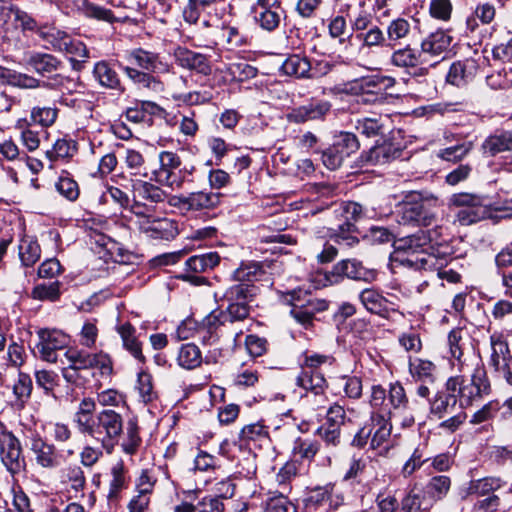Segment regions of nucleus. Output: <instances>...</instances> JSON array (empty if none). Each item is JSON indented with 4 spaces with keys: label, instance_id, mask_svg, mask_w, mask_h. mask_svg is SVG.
Masks as SVG:
<instances>
[{
    "label": "nucleus",
    "instance_id": "58",
    "mask_svg": "<svg viewBox=\"0 0 512 512\" xmlns=\"http://www.w3.org/2000/svg\"><path fill=\"white\" fill-rule=\"evenodd\" d=\"M320 449V443L316 440L298 437L292 447L294 457L312 460Z\"/></svg>",
    "mask_w": 512,
    "mask_h": 512
},
{
    "label": "nucleus",
    "instance_id": "55",
    "mask_svg": "<svg viewBox=\"0 0 512 512\" xmlns=\"http://www.w3.org/2000/svg\"><path fill=\"white\" fill-rule=\"evenodd\" d=\"M58 116V109L54 106H34L30 112V123L41 127L52 126Z\"/></svg>",
    "mask_w": 512,
    "mask_h": 512
},
{
    "label": "nucleus",
    "instance_id": "30",
    "mask_svg": "<svg viewBox=\"0 0 512 512\" xmlns=\"http://www.w3.org/2000/svg\"><path fill=\"white\" fill-rule=\"evenodd\" d=\"M140 231L154 239L169 240L177 235V228L171 220L157 216L149 222H144V227Z\"/></svg>",
    "mask_w": 512,
    "mask_h": 512
},
{
    "label": "nucleus",
    "instance_id": "57",
    "mask_svg": "<svg viewBox=\"0 0 512 512\" xmlns=\"http://www.w3.org/2000/svg\"><path fill=\"white\" fill-rule=\"evenodd\" d=\"M354 128L359 134L370 138L382 134L384 125L380 117H363L354 121Z\"/></svg>",
    "mask_w": 512,
    "mask_h": 512
},
{
    "label": "nucleus",
    "instance_id": "8",
    "mask_svg": "<svg viewBox=\"0 0 512 512\" xmlns=\"http://www.w3.org/2000/svg\"><path fill=\"white\" fill-rule=\"evenodd\" d=\"M449 203L461 208L456 214V220L463 226L474 224L489 216V210L483 205V198L476 194H453Z\"/></svg>",
    "mask_w": 512,
    "mask_h": 512
},
{
    "label": "nucleus",
    "instance_id": "12",
    "mask_svg": "<svg viewBox=\"0 0 512 512\" xmlns=\"http://www.w3.org/2000/svg\"><path fill=\"white\" fill-rule=\"evenodd\" d=\"M489 365L512 386V355L507 340L501 334L490 337Z\"/></svg>",
    "mask_w": 512,
    "mask_h": 512
},
{
    "label": "nucleus",
    "instance_id": "23",
    "mask_svg": "<svg viewBox=\"0 0 512 512\" xmlns=\"http://www.w3.org/2000/svg\"><path fill=\"white\" fill-rule=\"evenodd\" d=\"M127 60L138 66L144 71L151 73H162L168 71V66L164 63L160 55L156 52L136 48L128 52Z\"/></svg>",
    "mask_w": 512,
    "mask_h": 512
},
{
    "label": "nucleus",
    "instance_id": "50",
    "mask_svg": "<svg viewBox=\"0 0 512 512\" xmlns=\"http://www.w3.org/2000/svg\"><path fill=\"white\" fill-rule=\"evenodd\" d=\"M124 163L130 175L142 178H147L149 176L145 158L139 151L135 149H127Z\"/></svg>",
    "mask_w": 512,
    "mask_h": 512
},
{
    "label": "nucleus",
    "instance_id": "63",
    "mask_svg": "<svg viewBox=\"0 0 512 512\" xmlns=\"http://www.w3.org/2000/svg\"><path fill=\"white\" fill-rule=\"evenodd\" d=\"M31 297L40 301L55 302L60 297V282L42 283L36 285L31 291Z\"/></svg>",
    "mask_w": 512,
    "mask_h": 512
},
{
    "label": "nucleus",
    "instance_id": "25",
    "mask_svg": "<svg viewBox=\"0 0 512 512\" xmlns=\"http://www.w3.org/2000/svg\"><path fill=\"white\" fill-rule=\"evenodd\" d=\"M93 77L101 87L106 89L115 90L119 93L125 91L124 86L116 70L110 65L109 62L101 60L95 63L93 68Z\"/></svg>",
    "mask_w": 512,
    "mask_h": 512
},
{
    "label": "nucleus",
    "instance_id": "52",
    "mask_svg": "<svg viewBox=\"0 0 512 512\" xmlns=\"http://www.w3.org/2000/svg\"><path fill=\"white\" fill-rule=\"evenodd\" d=\"M18 250L21 263L25 267H32L40 259L41 248L35 240L23 238Z\"/></svg>",
    "mask_w": 512,
    "mask_h": 512
},
{
    "label": "nucleus",
    "instance_id": "64",
    "mask_svg": "<svg viewBox=\"0 0 512 512\" xmlns=\"http://www.w3.org/2000/svg\"><path fill=\"white\" fill-rule=\"evenodd\" d=\"M293 503L284 495V491L270 496L266 501L265 512H296Z\"/></svg>",
    "mask_w": 512,
    "mask_h": 512
},
{
    "label": "nucleus",
    "instance_id": "34",
    "mask_svg": "<svg viewBox=\"0 0 512 512\" xmlns=\"http://www.w3.org/2000/svg\"><path fill=\"white\" fill-rule=\"evenodd\" d=\"M296 385L313 393L314 396H321L326 387V379L320 371L301 368L296 377Z\"/></svg>",
    "mask_w": 512,
    "mask_h": 512
},
{
    "label": "nucleus",
    "instance_id": "2",
    "mask_svg": "<svg viewBox=\"0 0 512 512\" xmlns=\"http://www.w3.org/2000/svg\"><path fill=\"white\" fill-rule=\"evenodd\" d=\"M446 388L455 392L461 408L482 400L491 391L490 381L482 364H477L470 378L450 377L446 382Z\"/></svg>",
    "mask_w": 512,
    "mask_h": 512
},
{
    "label": "nucleus",
    "instance_id": "33",
    "mask_svg": "<svg viewBox=\"0 0 512 512\" xmlns=\"http://www.w3.org/2000/svg\"><path fill=\"white\" fill-rule=\"evenodd\" d=\"M436 365L427 359L419 357L410 358L409 373L415 382L432 384L436 380Z\"/></svg>",
    "mask_w": 512,
    "mask_h": 512
},
{
    "label": "nucleus",
    "instance_id": "22",
    "mask_svg": "<svg viewBox=\"0 0 512 512\" xmlns=\"http://www.w3.org/2000/svg\"><path fill=\"white\" fill-rule=\"evenodd\" d=\"M259 11L255 19L259 26L266 31L276 30L285 13L279 0H257Z\"/></svg>",
    "mask_w": 512,
    "mask_h": 512
},
{
    "label": "nucleus",
    "instance_id": "7",
    "mask_svg": "<svg viewBox=\"0 0 512 512\" xmlns=\"http://www.w3.org/2000/svg\"><path fill=\"white\" fill-rule=\"evenodd\" d=\"M388 404L391 409V418H401V424L404 427H411L417 418L423 416L425 410L424 405L416 401H409L406 391L400 382L390 384Z\"/></svg>",
    "mask_w": 512,
    "mask_h": 512
},
{
    "label": "nucleus",
    "instance_id": "17",
    "mask_svg": "<svg viewBox=\"0 0 512 512\" xmlns=\"http://www.w3.org/2000/svg\"><path fill=\"white\" fill-rule=\"evenodd\" d=\"M485 58L478 52H474V56L454 62L447 74V81L455 86H463L471 81L480 68Z\"/></svg>",
    "mask_w": 512,
    "mask_h": 512
},
{
    "label": "nucleus",
    "instance_id": "28",
    "mask_svg": "<svg viewBox=\"0 0 512 512\" xmlns=\"http://www.w3.org/2000/svg\"><path fill=\"white\" fill-rule=\"evenodd\" d=\"M484 156L494 157L499 153L512 151V131H496L489 135L481 145Z\"/></svg>",
    "mask_w": 512,
    "mask_h": 512
},
{
    "label": "nucleus",
    "instance_id": "11",
    "mask_svg": "<svg viewBox=\"0 0 512 512\" xmlns=\"http://www.w3.org/2000/svg\"><path fill=\"white\" fill-rule=\"evenodd\" d=\"M345 277L356 281L372 282L376 279V273L374 270L364 267L356 259H344L337 262L332 270L325 274L329 284H337Z\"/></svg>",
    "mask_w": 512,
    "mask_h": 512
},
{
    "label": "nucleus",
    "instance_id": "3",
    "mask_svg": "<svg viewBox=\"0 0 512 512\" xmlns=\"http://www.w3.org/2000/svg\"><path fill=\"white\" fill-rule=\"evenodd\" d=\"M443 231L442 226H437L432 230H418L414 234L395 240L396 252L408 254L406 258L401 259V263L415 269V266L409 265L406 260H415L417 257H422L423 253L431 252L433 246L438 247L445 244L447 240L443 237Z\"/></svg>",
    "mask_w": 512,
    "mask_h": 512
},
{
    "label": "nucleus",
    "instance_id": "40",
    "mask_svg": "<svg viewBox=\"0 0 512 512\" xmlns=\"http://www.w3.org/2000/svg\"><path fill=\"white\" fill-rule=\"evenodd\" d=\"M223 194L219 192L197 191L189 193L190 211L211 210L220 205Z\"/></svg>",
    "mask_w": 512,
    "mask_h": 512
},
{
    "label": "nucleus",
    "instance_id": "5",
    "mask_svg": "<svg viewBox=\"0 0 512 512\" xmlns=\"http://www.w3.org/2000/svg\"><path fill=\"white\" fill-rule=\"evenodd\" d=\"M95 423L91 438L111 454L123 434V416L113 409H103L95 415Z\"/></svg>",
    "mask_w": 512,
    "mask_h": 512
},
{
    "label": "nucleus",
    "instance_id": "32",
    "mask_svg": "<svg viewBox=\"0 0 512 512\" xmlns=\"http://www.w3.org/2000/svg\"><path fill=\"white\" fill-rule=\"evenodd\" d=\"M406 198L418 199V205L421 206L419 224L422 226L431 225L436 217L434 209L441 205L438 197L427 193L412 192Z\"/></svg>",
    "mask_w": 512,
    "mask_h": 512
},
{
    "label": "nucleus",
    "instance_id": "35",
    "mask_svg": "<svg viewBox=\"0 0 512 512\" xmlns=\"http://www.w3.org/2000/svg\"><path fill=\"white\" fill-rule=\"evenodd\" d=\"M125 75L132 80L135 84L143 88H147L153 92L161 93L164 91V84L153 75L151 72L138 70L131 66L120 65Z\"/></svg>",
    "mask_w": 512,
    "mask_h": 512
},
{
    "label": "nucleus",
    "instance_id": "61",
    "mask_svg": "<svg viewBox=\"0 0 512 512\" xmlns=\"http://www.w3.org/2000/svg\"><path fill=\"white\" fill-rule=\"evenodd\" d=\"M318 305L319 303H316L312 300L307 301V303L304 305L294 304L293 308L291 309V315L300 324L304 326L310 325L313 321L315 313L323 309L318 307Z\"/></svg>",
    "mask_w": 512,
    "mask_h": 512
},
{
    "label": "nucleus",
    "instance_id": "18",
    "mask_svg": "<svg viewBox=\"0 0 512 512\" xmlns=\"http://www.w3.org/2000/svg\"><path fill=\"white\" fill-rule=\"evenodd\" d=\"M29 449L35 463L45 469H55L61 464V456L52 443H48L40 435L30 438Z\"/></svg>",
    "mask_w": 512,
    "mask_h": 512
},
{
    "label": "nucleus",
    "instance_id": "41",
    "mask_svg": "<svg viewBox=\"0 0 512 512\" xmlns=\"http://www.w3.org/2000/svg\"><path fill=\"white\" fill-rule=\"evenodd\" d=\"M281 70L288 76H293L296 78H310L312 66L306 57L293 54L287 57V59L283 62Z\"/></svg>",
    "mask_w": 512,
    "mask_h": 512
},
{
    "label": "nucleus",
    "instance_id": "15",
    "mask_svg": "<svg viewBox=\"0 0 512 512\" xmlns=\"http://www.w3.org/2000/svg\"><path fill=\"white\" fill-rule=\"evenodd\" d=\"M452 41L453 37L443 29H437L423 37L420 42V53L425 63L431 60H435L437 63L438 58L443 59L449 51Z\"/></svg>",
    "mask_w": 512,
    "mask_h": 512
},
{
    "label": "nucleus",
    "instance_id": "60",
    "mask_svg": "<svg viewBox=\"0 0 512 512\" xmlns=\"http://www.w3.org/2000/svg\"><path fill=\"white\" fill-rule=\"evenodd\" d=\"M138 196L151 203H160L166 200L167 194L160 187L146 181H139L134 186Z\"/></svg>",
    "mask_w": 512,
    "mask_h": 512
},
{
    "label": "nucleus",
    "instance_id": "36",
    "mask_svg": "<svg viewBox=\"0 0 512 512\" xmlns=\"http://www.w3.org/2000/svg\"><path fill=\"white\" fill-rule=\"evenodd\" d=\"M222 0H187L183 9L182 17L185 23L196 25L202 14L215 8Z\"/></svg>",
    "mask_w": 512,
    "mask_h": 512
},
{
    "label": "nucleus",
    "instance_id": "31",
    "mask_svg": "<svg viewBox=\"0 0 512 512\" xmlns=\"http://www.w3.org/2000/svg\"><path fill=\"white\" fill-rule=\"evenodd\" d=\"M27 64L39 75L46 76L62 66V61L53 54L33 52L29 55Z\"/></svg>",
    "mask_w": 512,
    "mask_h": 512
},
{
    "label": "nucleus",
    "instance_id": "42",
    "mask_svg": "<svg viewBox=\"0 0 512 512\" xmlns=\"http://www.w3.org/2000/svg\"><path fill=\"white\" fill-rule=\"evenodd\" d=\"M224 504L219 497L206 496L196 505L182 502L177 505L174 512H223Z\"/></svg>",
    "mask_w": 512,
    "mask_h": 512
},
{
    "label": "nucleus",
    "instance_id": "37",
    "mask_svg": "<svg viewBox=\"0 0 512 512\" xmlns=\"http://www.w3.org/2000/svg\"><path fill=\"white\" fill-rule=\"evenodd\" d=\"M457 402L458 399L455 392H451L445 387L444 391L437 392L430 401V411L438 418H443L454 412Z\"/></svg>",
    "mask_w": 512,
    "mask_h": 512
},
{
    "label": "nucleus",
    "instance_id": "9",
    "mask_svg": "<svg viewBox=\"0 0 512 512\" xmlns=\"http://www.w3.org/2000/svg\"><path fill=\"white\" fill-rule=\"evenodd\" d=\"M0 460L11 475L25 471L26 462L19 439L0 425Z\"/></svg>",
    "mask_w": 512,
    "mask_h": 512
},
{
    "label": "nucleus",
    "instance_id": "24",
    "mask_svg": "<svg viewBox=\"0 0 512 512\" xmlns=\"http://www.w3.org/2000/svg\"><path fill=\"white\" fill-rule=\"evenodd\" d=\"M359 301L371 314L387 317L390 313L391 302L375 288H365L359 293Z\"/></svg>",
    "mask_w": 512,
    "mask_h": 512
},
{
    "label": "nucleus",
    "instance_id": "47",
    "mask_svg": "<svg viewBox=\"0 0 512 512\" xmlns=\"http://www.w3.org/2000/svg\"><path fill=\"white\" fill-rule=\"evenodd\" d=\"M111 475L112 479L109 484V492L107 497L110 502H116L119 493L127 486L126 470L122 461H118L112 466Z\"/></svg>",
    "mask_w": 512,
    "mask_h": 512
},
{
    "label": "nucleus",
    "instance_id": "38",
    "mask_svg": "<svg viewBox=\"0 0 512 512\" xmlns=\"http://www.w3.org/2000/svg\"><path fill=\"white\" fill-rule=\"evenodd\" d=\"M370 421L371 424L369 426L370 428H373V432L370 436V447L372 449H377L386 443L391 436V418H383V416L377 415L370 416Z\"/></svg>",
    "mask_w": 512,
    "mask_h": 512
},
{
    "label": "nucleus",
    "instance_id": "27",
    "mask_svg": "<svg viewBox=\"0 0 512 512\" xmlns=\"http://www.w3.org/2000/svg\"><path fill=\"white\" fill-rule=\"evenodd\" d=\"M116 331L120 335L123 348L136 360L144 363L146 358L142 352V343L136 335V328L130 322H125L119 324Z\"/></svg>",
    "mask_w": 512,
    "mask_h": 512
},
{
    "label": "nucleus",
    "instance_id": "26",
    "mask_svg": "<svg viewBox=\"0 0 512 512\" xmlns=\"http://www.w3.org/2000/svg\"><path fill=\"white\" fill-rule=\"evenodd\" d=\"M58 52L70 55L69 61L72 69L75 71L82 70L84 63L90 58L86 45L82 41L73 38L70 34H68L67 39L63 42Z\"/></svg>",
    "mask_w": 512,
    "mask_h": 512
},
{
    "label": "nucleus",
    "instance_id": "1",
    "mask_svg": "<svg viewBox=\"0 0 512 512\" xmlns=\"http://www.w3.org/2000/svg\"><path fill=\"white\" fill-rule=\"evenodd\" d=\"M334 223L329 228L330 237L340 245L354 247L359 243L356 223L365 216L362 205L342 202L333 206Z\"/></svg>",
    "mask_w": 512,
    "mask_h": 512
},
{
    "label": "nucleus",
    "instance_id": "59",
    "mask_svg": "<svg viewBox=\"0 0 512 512\" xmlns=\"http://www.w3.org/2000/svg\"><path fill=\"white\" fill-rule=\"evenodd\" d=\"M141 444L138 421L130 418L126 423V437L121 446L125 453L133 455Z\"/></svg>",
    "mask_w": 512,
    "mask_h": 512
},
{
    "label": "nucleus",
    "instance_id": "10",
    "mask_svg": "<svg viewBox=\"0 0 512 512\" xmlns=\"http://www.w3.org/2000/svg\"><path fill=\"white\" fill-rule=\"evenodd\" d=\"M65 357L74 372L97 368L102 375H110L113 371L112 360L104 352L88 353L77 349H68Z\"/></svg>",
    "mask_w": 512,
    "mask_h": 512
},
{
    "label": "nucleus",
    "instance_id": "4",
    "mask_svg": "<svg viewBox=\"0 0 512 512\" xmlns=\"http://www.w3.org/2000/svg\"><path fill=\"white\" fill-rule=\"evenodd\" d=\"M265 273L263 265L259 262H242L233 272V279L239 283L229 287L224 297L228 301L252 300L259 292L253 282L261 280Z\"/></svg>",
    "mask_w": 512,
    "mask_h": 512
},
{
    "label": "nucleus",
    "instance_id": "48",
    "mask_svg": "<svg viewBox=\"0 0 512 512\" xmlns=\"http://www.w3.org/2000/svg\"><path fill=\"white\" fill-rule=\"evenodd\" d=\"M177 361L184 369L192 370L202 363V354L198 346L193 343L183 344L179 350Z\"/></svg>",
    "mask_w": 512,
    "mask_h": 512
},
{
    "label": "nucleus",
    "instance_id": "20",
    "mask_svg": "<svg viewBox=\"0 0 512 512\" xmlns=\"http://www.w3.org/2000/svg\"><path fill=\"white\" fill-rule=\"evenodd\" d=\"M173 55L177 65L183 69L195 71L204 76H208L212 73V65L209 57L205 54L178 46L174 49Z\"/></svg>",
    "mask_w": 512,
    "mask_h": 512
},
{
    "label": "nucleus",
    "instance_id": "13",
    "mask_svg": "<svg viewBox=\"0 0 512 512\" xmlns=\"http://www.w3.org/2000/svg\"><path fill=\"white\" fill-rule=\"evenodd\" d=\"M219 262L220 256L216 252L194 255L185 262V272L178 278L193 285H203L206 283V278L199 274L213 269Z\"/></svg>",
    "mask_w": 512,
    "mask_h": 512
},
{
    "label": "nucleus",
    "instance_id": "44",
    "mask_svg": "<svg viewBox=\"0 0 512 512\" xmlns=\"http://www.w3.org/2000/svg\"><path fill=\"white\" fill-rule=\"evenodd\" d=\"M411 32L410 22L403 18L397 17L389 22L386 28V38L388 45L391 47L396 46L402 40L406 39Z\"/></svg>",
    "mask_w": 512,
    "mask_h": 512
},
{
    "label": "nucleus",
    "instance_id": "51",
    "mask_svg": "<svg viewBox=\"0 0 512 512\" xmlns=\"http://www.w3.org/2000/svg\"><path fill=\"white\" fill-rule=\"evenodd\" d=\"M503 483L499 478L485 477L472 481L469 487L470 495L479 497H488V495H496L495 492L502 488Z\"/></svg>",
    "mask_w": 512,
    "mask_h": 512
},
{
    "label": "nucleus",
    "instance_id": "21",
    "mask_svg": "<svg viewBox=\"0 0 512 512\" xmlns=\"http://www.w3.org/2000/svg\"><path fill=\"white\" fill-rule=\"evenodd\" d=\"M331 103L326 100H311L309 103L292 109L287 114L291 123L301 124L308 121L324 120L331 110Z\"/></svg>",
    "mask_w": 512,
    "mask_h": 512
},
{
    "label": "nucleus",
    "instance_id": "16",
    "mask_svg": "<svg viewBox=\"0 0 512 512\" xmlns=\"http://www.w3.org/2000/svg\"><path fill=\"white\" fill-rule=\"evenodd\" d=\"M39 343L37 349L40 357L50 363L57 361V351L64 349L69 343V337L57 329H40L38 332Z\"/></svg>",
    "mask_w": 512,
    "mask_h": 512
},
{
    "label": "nucleus",
    "instance_id": "43",
    "mask_svg": "<svg viewBox=\"0 0 512 512\" xmlns=\"http://www.w3.org/2000/svg\"><path fill=\"white\" fill-rule=\"evenodd\" d=\"M68 33L54 24L42 23L38 37L45 42L47 49H52L56 52L61 49L63 42L67 39Z\"/></svg>",
    "mask_w": 512,
    "mask_h": 512
},
{
    "label": "nucleus",
    "instance_id": "53",
    "mask_svg": "<svg viewBox=\"0 0 512 512\" xmlns=\"http://www.w3.org/2000/svg\"><path fill=\"white\" fill-rule=\"evenodd\" d=\"M9 11L13 15L15 23L22 32H32L38 36L42 23H38L31 14L22 10L18 6H10Z\"/></svg>",
    "mask_w": 512,
    "mask_h": 512
},
{
    "label": "nucleus",
    "instance_id": "39",
    "mask_svg": "<svg viewBox=\"0 0 512 512\" xmlns=\"http://www.w3.org/2000/svg\"><path fill=\"white\" fill-rule=\"evenodd\" d=\"M32 389L33 384L30 375L24 372H19L18 378L12 387L14 395L12 406L16 409H23L31 397Z\"/></svg>",
    "mask_w": 512,
    "mask_h": 512
},
{
    "label": "nucleus",
    "instance_id": "29",
    "mask_svg": "<svg viewBox=\"0 0 512 512\" xmlns=\"http://www.w3.org/2000/svg\"><path fill=\"white\" fill-rule=\"evenodd\" d=\"M388 77L368 76L355 79L345 84L344 92L349 94L357 93H384L386 87L385 82L389 81Z\"/></svg>",
    "mask_w": 512,
    "mask_h": 512
},
{
    "label": "nucleus",
    "instance_id": "45",
    "mask_svg": "<svg viewBox=\"0 0 512 512\" xmlns=\"http://www.w3.org/2000/svg\"><path fill=\"white\" fill-rule=\"evenodd\" d=\"M451 487V480L446 475H438L432 477L425 485V496L437 502L442 500L448 494Z\"/></svg>",
    "mask_w": 512,
    "mask_h": 512
},
{
    "label": "nucleus",
    "instance_id": "62",
    "mask_svg": "<svg viewBox=\"0 0 512 512\" xmlns=\"http://www.w3.org/2000/svg\"><path fill=\"white\" fill-rule=\"evenodd\" d=\"M249 300H234L229 301L226 312L223 314L225 322L234 323L240 322L248 318L250 314V307L248 306Z\"/></svg>",
    "mask_w": 512,
    "mask_h": 512
},
{
    "label": "nucleus",
    "instance_id": "56",
    "mask_svg": "<svg viewBox=\"0 0 512 512\" xmlns=\"http://www.w3.org/2000/svg\"><path fill=\"white\" fill-rule=\"evenodd\" d=\"M81 10L85 17L97 21H104L110 24L120 21V18L113 11L92 2L85 1Z\"/></svg>",
    "mask_w": 512,
    "mask_h": 512
},
{
    "label": "nucleus",
    "instance_id": "14",
    "mask_svg": "<svg viewBox=\"0 0 512 512\" xmlns=\"http://www.w3.org/2000/svg\"><path fill=\"white\" fill-rule=\"evenodd\" d=\"M159 168L152 171L151 180L169 186L171 188H180L182 180L176 175V170L181 165L180 157L171 151H162L159 154Z\"/></svg>",
    "mask_w": 512,
    "mask_h": 512
},
{
    "label": "nucleus",
    "instance_id": "49",
    "mask_svg": "<svg viewBox=\"0 0 512 512\" xmlns=\"http://www.w3.org/2000/svg\"><path fill=\"white\" fill-rule=\"evenodd\" d=\"M370 406L371 416L381 415L383 418H391L386 390L381 385H374L371 388Z\"/></svg>",
    "mask_w": 512,
    "mask_h": 512
},
{
    "label": "nucleus",
    "instance_id": "46",
    "mask_svg": "<svg viewBox=\"0 0 512 512\" xmlns=\"http://www.w3.org/2000/svg\"><path fill=\"white\" fill-rule=\"evenodd\" d=\"M401 151L395 148L391 143L384 142L372 147L366 157V161L372 164H385L399 157Z\"/></svg>",
    "mask_w": 512,
    "mask_h": 512
},
{
    "label": "nucleus",
    "instance_id": "6",
    "mask_svg": "<svg viewBox=\"0 0 512 512\" xmlns=\"http://www.w3.org/2000/svg\"><path fill=\"white\" fill-rule=\"evenodd\" d=\"M452 254V247L446 242L438 247L433 246L432 251L423 253L422 257H417L415 260L407 259L406 261L409 265L415 266V270L436 271L439 279L457 283L460 281L461 275L452 269H445Z\"/></svg>",
    "mask_w": 512,
    "mask_h": 512
},
{
    "label": "nucleus",
    "instance_id": "54",
    "mask_svg": "<svg viewBox=\"0 0 512 512\" xmlns=\"http://www.w3.org/2000/svg\"><path fill=\"white\" fill-rule=\"evenodd\" d=\"M356 38L361 42L362 48L367 49L381 48L387 42L384 31L377 25L371 26L363 33L356 34Z\"/></svg>",
    "mask_w": 512,
    "mask_h": 512
},
{
    "label": "nucleus",
    "instance_id": "19",
    "mask_svg": "<svg viewBox=\"0 0 512 512\" xmlns=\"http://www.w3.org/2000/svg\"><path fill=\"white\" fill-rule=\"evenodd\" d=\"M390 63L398 68L415 69L413 72L414 77H423L428 74V68L418 67L425 63L420 50L411 45L395 49L391 54Z\"/></svg>",
    "mask_w": 512,
    "mask_h": 512
}]
</instances>
